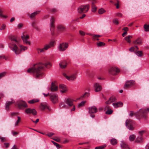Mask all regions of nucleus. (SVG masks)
<instances>
[{
    "mask_svg": "<svg viewBox=\"0 0 149 149\" xmlns=\"http://www.w3.org/2000/svg\"><path fill=\"white\" fill-rule=\"evenodd\" d=\"M6 28V25L4 24H3L0 28L1 30H5Z\"/></svg>",
    "mask_w": 149,
    "mask_h": 149,
    "instance_id": "603ef678",
    "label": "nucleus"
},
{
    "mask_svg": "<svg viewBox=\"0 0 149 149\" xmlns=\"http://www.w3.org/2000/svg\"><path fill=\"white\" fill-rule=\"evenodd\" d=\"M132 38V36L129 35L125 38V40L127 41L129 43H130L131 42V38Z\"/></svg>",
    "mask_w": 149,
    "mask_h": 149,
    "instance_id": "c85d7f7f",
    "label": "nucleus"
},
{
    "mask_svg": "<svg viewBox=\"0 0 149 149\" xmlns=\"http://www.w3.org/2000/svg\"><path fill=\"white\" fill-rule=\"evenodd\" d=\"M12 133L13 136H15L17 134H18V132L14 131H12Z\"/></svg>",
    "mask_w": 149,
    "mask_h": 149,
    "instance_id": "338daca9",
    "label": "nucleus"
},
{
    "mask_svg": "<svg viewBox=\"0 0 149 149\" xmlns=\"http://www.w3.org/2000/svg\"><path fill=\"white\" fill-rule=\"evenodd\" d=\"M94 87L95 89V91L96 92L100 91L102 88L101 86L97 83H95L94 84Z\"/></svg>",
    "mask_w": 149,
    "mask_h": 149,
    "instance_id": "6ab92c4d",
    "label": "nucleus"
},
{
    "mask_svg": "<svg viewBox=\"0 0 149 149\" xmlns=\"http://www.w3.org/2000/svg\"><path fill=\"white\" fill-rule=\"evenodd\" d=\"M36 22L35 21H33L32 23V26L34 28L36 29H38V28L37 26L36 25Z\"/></svg>",
    "mask_w": 149,
    "mask_h": 149,
    "instance_id": "4c0bfd02",
    "label": "nucleus"
},
{
    "mask_svg": "<svg viewBox=\"0 0 149 149\" xmlns=\"http://www.w3.org/2000/svg\"><path fill=\"white\" fill-rule=\"evenodd\" d=\"M15 102L12 100L11 101H7L6 102L5 109L7 110H8L9 109V106L12 104L14 103Z\"/></svg>",
    "mask_w": 149,
    "mask_h": 149,
    "instance_id": "4be33fe9",
    "label": "nucleus"
},
{
    "mask_svg": "<svg viewBox=\"0 0 149 149\" xmlns=\"http://www.w3.org/2000/svg\"><path fill=\"white\" fill-rule=\"evenodd\" d=\"M0 139L2 142H3L6 141V139L4 137H1L0 136Z\"/></svg>",
    "mask_w": 149,
    "mask_h": 149,
    "instance_id": "4d7b16f0",
    "label": "nucleus"
},
{
    "mask_svg": "<svg viewBox=\"0 0 149 149\" xmlns=\"http://www.w3.org/2000/svg\"><path fill=\"white\" fill-rule=\"evenodd\" d=\"M85 102V101L81 102L80 103L78 104V107H80L83 106Z\"/></svg>",
    "mask_w": 149,
    "mask_h": 149,
    "instance_id": "a18cd8bd",
    "label": "nucleus"
},
{
    "mask_svg": "<svg viewBox=\"0 0 149 149\" xmlns=\"http://www.w3.org/2000/svg\"><path fill=\"white\" fill-rule=\"evenodd\" d=\"M9 38L11 40V42L8 44V46L10 49L14 52L16 54H19L22 51H24L27 49L26 47L23 46L22 45H20L21 48L19 50L17 46L19 43L17 40V37L15 36L11 35L9 37Z\"/></svg>",
    "mask_w": 149,
    "mask_h": 149,
    "instance_id": "f03ea898",
    "label": "nucleus"
},
{
    "mask_svg": "<svg viewBox=\"0 0 149 149\" xmlns=\"http://www.w3.org/2000/svg\"><path fill=\"white\" fill-rule=\"evenodd\" d=\"M68 43L67 42H63L61 43L58 47V50L60 51H64L68 48Z\"/></svg>",
    "mask_w": 149,
    "mask_h": 149,
    "instance_id": "6e6552de",
    "label": "nucleus"
},
{
    "mask_svg": "<svg viewBox=\"0 0 149 149\" xmlns=\"http://www.w3.org/2000/svg\"><path fill=\"white\" fill-rule=\"evenodd\" d=\"M54 134L53 133L49 132V133H48L47 134V135L49 137H51V136H52V135H54Z\"/></svg>",
    "mask_w": 149,
    "mask_h": 149,
    "instance_id": "680f3d73",
    "label": "nucleus"
},
{
    "mask_svg": "<svg viewBox=\"0 0 149 149\" xmlns=\"http://www.w3.org/2000/svg\"><path fill=\"white\" fill-rule=\"evenodd\" d=\"M6 72H4L0 73V79L4 76L6 74Z\"/></svg>",
    "mask_w": 149,
    "mask_h": 149,
    "instance_id": "09e8293b",
    "label": "nucleus"
},
{
    "mask_svg": "<svg viewBox=\"0 0 149 149\" xmlns=\"http://www.w3.org/2000/svg\"><path fill=\"white\" fill-rule=\"evenodd\" d=\"M40 11H36L31 13L29 16V17L31 19L34 18L39 13Z\"/></svg>",
    "mask_w": 149,
    "mask_h": 149,
    "instance_id": "bb28decb",
    "label": "nucleus"
},
{
    "mask_svg": "<svg viewBox=\"0 0 149 149\" xmlns=\"http://www.w3.org/2000/svg\"><path fill=\"white\" fill-rule=\"evenodd\" d=\"M50 99L53 103H57L58 102V97L57 94L51 93L50 95Z\"/></svg>",
    "mask_w": 149,
    "mask_h": 149,
    "instance_id": "0eeeda50",
    "label": "nucleus"
},
{
    "mask_svg": "<svg viewBox=\"0 0 149 149\" xmlns=\"http://www.w3.org/2000/svg\"><path fill=\"white\" fill-rule=\"evenodd\" d=\"M135 49V48L134 47H132L130 48L129 49V51L130 52H134Z\"/></svg>",
    "mask_w": 149,
    "mask_h": 149,
    "instance_id": "e2e57ef3",
    "label": "nucleus"
},
{
    "mask_svg": "<svg viewBox=\"0 0 149 149\" xmlns=\"http://www.w3.org/2000/svg\"><path fill=\"white\" fill-rule=\"evenodd\" d=\"M120 144V147L123 149H130L126 143L121 141Z\"/></svg>",
    "mask_w": 149,
    "mask_h": 149,
    "instance_id": "412c9836",
    "label": "nucleus"
},
{
    "mask_svg": "<svg viewBox=\"0 0 149 149\" xmlns=\"http://www.w3.org/2000/svg\"><path fill=\"white\" fill-rule=\"evenodd\" d=\"M90 95V94L89 93H85V94L83 95V96H81V97H84L86 96H87V97L88 96Z\"/></svg>",
    "mask_w": 149,
    "mask_h": 149,
    "instance_id": "6e6d98bb",
    "label": "nucleus"
},
{
    "mask_svg": "<svg viewBox=\"0 0 149 149\" xmlns=\"http://www.w3.org/2000/svg\"><path fill=\"white\" fill-rule=\"evenodd\" d=\"M143 139L142 136H139L136 139L135 142L137 143H141L143 142Z\"/></svg>",
    "mask_w": 149,
    "mask_h": 149,
    "instance_id": "b1692460",
    "label": "nucleus"
},
{
    "mask_svg": "<svg viewBox=\"0 0 149 149\" xmlns=\"http://www.w3.org/2000/svg\"><path fill=\"white\" fill-rule=\"evenodd\" d=\"M135 136L133 134L131 135L129 137V140L130 141H133L134 140L135 138Z\"/></svg>",
    "mask_w": 149,
    "mask_h": 149,
    "instance_id": "e433bc0d",
    "label": "nucleus"
},
{
    "mask_svg": "<svg viewBox=\"0 0 149 149\" xmlns=\"http://www.w3.org/2000/svg\"><path fill=\"white\" fill-rule=\"evenodd\" d=\"M97 45L98 47H100L104 46L105 43L103 42H97Z\"/></svg>",
    "mask_w": 149,
    "mask_h": 149,
    "instance_id": "2f4dec72",
    "label": "nucleus"
},
{
    "mask_svg": "<svg viewBox=\"0 0 149 149\" xmlns=\"http://www.w3.org/2000/svg\"><path fill=\"white\" fill-rule=\"evenodd\" d=\"M89 112L90 113H95L97 111V108L95 106L89 107Z\"/></svg>",
    "mask_w": 149,
    "mask_h": 149,
    "instance_id": "2eb2a0df",
    "label": "nucleus"
},
{
    "mask_svg": "<svg viewBox=\"0 0 149 149\" xmlns=\"http://www.w3.org/2000/svg\"><path fill=\"white\" fill-rule=\"evenodd\" d=\"M21 38L23 40V41L26 44L30 45V42L29 41H28V39L29 38V36L28 35H24L23 34L21 36Z\"/></svg>",
    "mask_w": 149,
    "mask_h": 149,
    "instance_id": "ddd939ff",
    "label": "nucleus"
},
{
    "mask_svg": "<svg viewBox=\"0 0 149 149\" xmlns=\"http://www.w3.org/2000/svg\"><path fill=\"white\" fill-rule=\"evenodd\" d=\"M59 88L60 89V91L62 93H65L68 91V89L66 86L63 84H61L59 86Z\"/></svg>",
    "mask_w": 149,
    "mask_h": 149,
    "instance_id": "f3484780",
    "label": "nucleus"
},
{
    "mask_svg": "<svg viewBox=\"0 0 149 149\" xmlns=\"http://www.w3.org/2000/svg\"><path fill=\"white\" fill-rule=\"evenodd\" d=\"M54 41H51L49 43L48 45H49V46H50V47H51L54 46Z\"/></svg>",
    "mask_w": 149,
    "mask_h": 149,
    "instance_id": "de8ad7c7",
    "label": "nucleus"
},
{
    "mask_svg": "<svg viewBox=\"0 0 149 149\" xmlns=\"http://www.w3.org/2000/svg\"><path fill=\"white\" fill-rule=\"evenodd\" d=\"M106 12V10L103 8L99 9L98 10V12L99 14H102Z\"/></svg>",
    "mask_w": 149,
    "mask_h": 149,
    "instance_id": "72a5a7b5",
    "label": "nucleus"
},
{
    "mask_svg": "<svg viewBox=\"0 0 149 149\" xmlns=\"http://www.w3.org/2000/svg\"><path fill=\"white\" fill-rule=\"evenodd\" d=\"M65 102L66 103L69 107H72V108L71 109V111H74L75 109V106L73 104V100L70 98H66L64 100Z\"/></svg>",
    "mask_w": 149,
    "mask_h": 149,
    "instance_id": "20e7f679",
    "label": "nucleus"
},
{
    "mask_svg": "<svg viewBox=\"0 0 149 149\" xmlns=\"http://www.w3.org/2000/svg\"><path fill=\"white\" fill-rule=\"evenodd\" d=\"M117 1V3L114 4V5L116 6V8L118 9L119 8V1L118 0H116Z\"/></svg>",
    "mask_w": 149,
    "mask_h": 149,
    "instance_id": "bf43d9fd",
    "label": "nucleus"
},
{
    "mask_svg": "<svg viewBox=\"0 0 149 149\" xmlns=\"http://www.w3.org/2000/svg\"><path fill=\"white\" fill-rule=\"evenodd\" d=\"M95 34H93V36H92L93 37V40H100L98 38L97 36H95Z\"/></svg>",
    "mask_w": 149,
    "mask_h": 149,
    "instance_id": "864d4df0",
    "label": "nucleus"
},
{
    "mask_svg": "<svg viewBox=\"0 0 149 149\" xmlns=\"http://www.w3.org/2000/svg\"><path fill=\"white\" fill-rule=\"evenodd\" d=\"M106 147V146L104 145L103 146L97 147L95 148V149H103L104 148Z\"/></svg>",
    "mask_w": 149,
    "mask_h": 149,
    "instance_id": "8fccbe9b",
    "label": "nucleus"
},
{
    "mask_svg": "<svg viewBox=\"0 0 149 149\" xmlns=\"http://www.w3.org/2000/svg\"><path fill=\"white\" fill-rule=\"evenodd\" d=\"M89 7V5L88 4L80 6L78 8V12L80 13H86L88 11Z\"/></svg>",
    "mask_w": 149,
    "mask_h": 149,
    "instance_id": "39448f33",
    "label": "nucleus"
},
{
    "mask_svg": "<svg viewBox=\"0 0 149 149\" xmlns=\"http://www.w3.org/2000/svg\"><path fill=\"white\" fill-rule=\"evenodd\" d=\"M37 50L38 51V53H40L44 51L45 50L44 48H42V49H40V48H37Z\"/></svg>",
    "mask_w": 149,
    "mask_h": 149,
    "instance_id": "a19ab883",
    "label": "nucleus"
},
{
    "mask_svg": "<svg viewBox=\"0 0 149 149\" xmlns=\"http://www.w3.org/2000/svg\"><path fill=\"white\" fill-rule=\"evenodd\" d=\"M120 71L119 69L116 68L112 67L110 68L109 70V74L115 75L117 74V73H118Z\"/></svg>",
    "mask_w": 149,
    "mask_h": 149,
    "instance_id": "1a4fd4ad",
    "label": "nucleus"
},
{
    "mask_svg": "<svg viewBox=\"0 0 149 149\" xmlns=\"http://www.w3.org/2000/svg\"><path fill=\"white\" fill-rule=\"evenodd\" d=\"M23 26V24L22 23H20L18 24L17 26L19 28H20Z\"/></svg>",
    "mask_w": 149,
    "mask_h": 149,
    "instance_id": "69168bd1",
    "label": "nucleus"
},
{
    "mask_svg": "<svg viewBox=\"0 0 149 149\" xmlns=\"http://www.w3.org/2000/svg\"><path fill=\"white\" fill-rule=\"evenodd\" d=\"M64 76H65L66 78L68 80L70 81H73L75 80L76 78L75 75L73 74L71 75L70 76L67 75L66 74L64 73L63 74Z\"/></svg>",
    "mask_w": 149,
    "mask_h": 149,
    "instance_id": "4468645a",
    "label": "nucleus"
},
{
    "mask_svg": "<svg viewBox=\"0 0 149 149\" xmlns=\"http://www.w3.org/2000/svg\"><path fill=\"white\" fill-rule=\"evenodd\" d=\"M97 10V7L93 3H92V11L93 12H95Z\"/></svg>",
    "mask_w": 149,
    "mask_h": 149,
    "instance_id": "7c9ffc66",
    "label": "nucleus"
},
{
    "mask_svg": "<svg viewBox=\"0 0 149 149\" xmlns=\"http://www.w3.org/2000/svg\"><path fill=\"white\" fill-rule=\"evenodd\" d=\"M109 99H110V102H115L116 100V98L113 96L111 97Z\"/></svg>",
    "mask_w": 149,
    "mask_h": 149,
    "instance_id": "37998d69",
    "label": "nucleus"
},
{
    "mask_svg": "<svg viewBox=\"0 0 149 149\" xmlns=\"http://www.w3.org/2000/svg\"><path fill=\"white\" fill-rule=\"evenodd\" d=\"M136 54L139 57H141L143 55V54L142 52L141 51H138L136 53Z\"/></svg>",
    "mask_w": 149,
    "mask_h": 149,
    "instance_id": "c9c22d12",
    "label": "nucleus"
},
{
    "mask_svg": "<svg viewBox=\"0 0 149 149\" xmlns=\"http://www.w3.org/2000/svg\"><path fill=\"white\" fill-rule=\"evenodd\" d=\"M39 100L38 99H35L28 101V102L30 104H33L36 102H38Z\"/></svg>",
    "mask_w": 149,
    "mask_h": 149,
    "instance_id": "c756f323",
    "label": "nucleus"
},
{
    "mask_svg": "<svg viewBox=\"0 0 149 149\" xmlns=\"http://www.w3.org/2000/svg\"><path fill=\"white\" fill-rule=\"evenodd\" d=\"M113 22L115 24H118V20L117 19H114L113 20Z\"/></svg>",
    "mask_w": 149,
    "mask_h": 149,
    "instance_id": "5fc2aeb1",
    "label": "nucleus"
},
{
    "mask_svg": "<svg viewBox=\"0 0 149 149\" xmlns=\"http://www.w3.org/2000/svg\"><path fill=\"white\" fill-rule=\"evenodd\" d=\"M67 63L65 61H62L59 64L60 67L62 68H64L66 66Z\"/></svg>",
    "mask_w": 149,
    "mask_h": 149,
    "instance_id": "5701e85b",
    "label": "nucleus"
},
{
    "mask_svg": "<svg viewBox=\"0 0 149 149\" xmlns=\"http://www.w3.org/2000/svg\"><path fill=\"white\" fill-rule=\"evenodd\" d=\"M111 144L113 145H115L117 144V141L116 139L114 138H112L110 140Z\"/></svg>",
    "mask_w": 149,
    "mask_h": 149,
    "instance_id": "cd10ccee",
    "label": "nucleus"
},
{
    "mask_svg": "<svg viewBox=\"0 0 149 149\" xmlns=\"http://www.w3.org/2000/svg\"><path fill=\"white\" fill-rule=\"evenodd\" d=\"M17 117L18 118V120L15 124V125H18V123L20 121V117L19 116H17Z\"/></svg>",
    "mask_w": 149,
    "mask_h": 149,
    "instance_id": "3c124183",
    "label": "nucleus"
},
{
    "mask_svg": "<svg viewBox=\"0 0 149 149\" xmlns=\"http://www.w3.org/2000/svg\"><path fill=\"white\" fill-rule=\"evenodd\" d=\"M51 66L50 63L48 62L44 64L42 63H40L34 64L31 68L29 69L27 72L28 73H32L33 76L36 78H40L43 75L42 70L45 67L47 68H49L48 66Z\"/></svg>",
    "mask_w": 149,
    "mask_h": 149,
    "instance_id": "f257e3e1",
    "label": "nucleus"
},
{
    "mask_svg": "<svg viewBox=\"0 0 149 149\" xmlns=\"http://www.w3.org/2000/svg\"><path fill=\"white\" fill-rule=\"evenodd\" d=\"M24 112L27 114L31 113L34 116L36 115L37 114L36 111L34 109H31L30 108L26 109L24 110Z\"/></svg>",
    "mask_w": 149,
    "mask_h": 149,
    "instance_id": "9b49d317",
    "label": "nucleus"
},
{
    "mask_svg": "<svg viewBox=\"0 0 149 149\" xmlns=\"http://www.w3.org/2000/svg\"><path fill=\"white\" fill-rule=\"evenodd\" d=\"M4 145L5 146L6 148H7L9 146V144L8 143H5L4 144Z\"/></svg>",
    "mask_w": 149,
    "mask_h": 149,
    "instance_id": "774afa93",
    "label": "nucleus"
},
{
    "mask_svg": "<svg viewBox=\"0 0 149 149\" xmlns=\"http://www.w3.org/2000/svg\"><path fill=\"white\" fill-rule=\"evenodd\" d=\"M145 131L144 130H142L139 131V134L140 135V136H142L143 134L145 132Z\"/></svg>",
    "mask_w": 149,
    "mask_h": 149,
    "instance_id": "052dcab7",
    "label": "nucleus"
},
{
    "mask_svg": "<svg viewBox=\"0 0 149 149\" xmlns=\"http://www.w3.org/2000/svg\"><path fill=\"white\" fill-rule=\"evenodd\" d=\"M59 106L61 109L65 108L66 107V105L63 102H61L59 104Z\"/></svg>",
    "mask_w": 149,
    "mask_h": 149,
    "instance_id": "473e14b6",
    "label": "nucleus"
},
{
    "mask_svg": "<svg viewBox=\"0 0 149 149\" xmlns=\"http://www.w3.org/2000/svg\"><path fill=\"white\" fill-rule=\"evenodd\" d=\"M55 19L53 17H51L50 20V30L51 31L54 30V22H55Z\"/></svg>",
    "mask_w": 149,
    "mask_h": 149,
    "instance_id": "aec40b11",
    "label": "nucleus"
},
{
    "mask_svg": "<svg viewBox=\"0 0 149 149\" xmlns=\"http://www.w3.org/2000/svg\"><path fill=\"white\" fill-rule=\"evenodd\" d=\"M144 28L145 29V30L146 31H149V24H145L144 26Z\"/></svg>",
    "mask_w": 149,
    "mask_h": 149,
    "instance_id": "58836bf2",
    "label": "nucleus"
},
{
    "mask_svg": "<svg viewBox=\"0 0 149 149\" xmlns=\"http://www.w3.org/2000/svg\"><path fill=\"white\" fill-rule=\"evenodd\" d=\"M134 123L132 120L130 119H127L125 122V125L126 127L130 130H133L134 127L133 125Z\"/></svg>",
    "mask_w": 149,
    "mask_h": 149,
    "instance_id": "423d86ee",
    "label": "nucleus"
},
{
    "mask_svg": "<svg viewBox=\"0 0 149 149\" xmlns=\"http://www.w3.org/2000/svg\"><path fill=\"white\" fill-rule=\"evenodd\" d=\"M40 108L42 111L44 110L45 109H47L49 111L51 110V109L46 104H41Z\"/></svg>",
    "mask_w": 149,
    "mask_h": 149,
    "instance_id": "dca6fc26",
    "label": "nucleus"
},
{
    "mask_svg": "<svg viewBox=\"0 0 149 149\" xmlns=\"http://www.w3.org/2000/svg\"><path fill=\"white\" fill-rule=\"evenodd\" d=\"M79 33L82 36H84L85 35V32L82 31H79Z\"/></svg>",
    "mask_w": 149,
    "mask_h": 149,
    "instance_id": "13d9d810",
    "label": "nucleus"
},
{
    "mask_svg": "<svg viewBox=\"0 0 149 149\" xmlns=\"http://www.w3.org/2000/svg\"><path fill=\"white\" fill-rule=\"evenodd\" d=\"M113 111L111 109L108 110L105 112V113L107 114L110 115L112 113Z\"/></svg>",
    "mask_w": 149,
    "mask_h": 149,
    "instance_id": "ea45409f",
    "label": "nucleus"
},
{
    "mask_svg": "<svg viewBox=\"0 0 149 149\" xmlns=\"http://www.w3.org/2000/svg\"><path fill=\"white\" fill-rule=\"evenodd\" d=\"M17 104L19 109H24L25 108L27 107L28 105L26 102L23 101H19L17 102Z\"/></svg>",
    "mask_w": 149,
    "mask_h": 149,
    "instance_id": "9d476101",
    "label": "nucleus"
},
{
    "mask_svg": "<svg viewBox=\"0 0 149 149\" xmlns=\"http://www.w3.org/2000/svg\"><path fill=\"white\" fill-rule=\"evenodd\" d=\"M7 16L3 15L2 14V11L0 10V17L2 18H6Z\"/></svg>",
    "mask_w": 149,
    "mask_h": 149,
    "instance_id": "79ce46f5",
    "label": "nucleus"
},
{
    "mask_svg": "<svg viewBox=\"0 0 149 149\" xmlns=\"http://www.w3.org/2000/svg\"><path fill=\"white\" fill-rule=\"evenodd\" d=\"M134 81L133 80L128 81L125 83L124 88L125 89H127L132 86L134 84Z\"/></svg>",
    "mask_w": 149,
    "mask_h": 149,
    "instance_id": "f8f14e48",
    "label": "nucleus"
},
{
    "mask_svg": "<svg viewBox=\"0 0 149 149\" xmlns=\"http://www.w3.org/2000/svg\"><path fill=\"white\" fill-rule=\"evenodd\" d=\"M50 48L51 47L49 46V45L48 44H47L45 45L43 48L45 50H46Z\"/></svg>",
    "mask_w": 149,
    "mask_h": 149,
    "instance_id": "49530a36",
    "label": "nucleus"
},
{
    "mask_svg": "<svg viewBox=\"0 0 149 149\" xmlns=\"http://www.w3.org/2000/svg\"><path fill=\"white\" fill-rule=\"evenodd\" d=\"M52 142L53 143L54 146H56L57 148H60L59 145L57 143H56L53 141H52Z\"/></svg>",
    "mask_w": 149,
    "mask_h": 149,
    "instance_id": "c03bdc74",
    "label": "nucleus"
},
{
    "mask_svg": "<svg viewBox=\"0 0 149 149\" xmlns=\"http://www.w3.org/2000/svg\"><path fill=\"white\" fill-rule=\"evenodd\" d=\"M112 104L114 107L116 108L122 107L123 106V103L120 102H118L116 103H113Z\"/></svg>",
    "mask_w": 149,
    "mask_h": 149,
    "instance_id": "393cba45",
    "label": "nucleus"
},
{
    "mask_svg": "<svg viewBox=\"0 0 149 149\" xmlns=\"http://www.w3.org/2000/svg\"><path fill=\"white\" fill-rule=\"evenodd\" d=\"M116 14L117 16L119 17H121L122 16V14L120 13H117Z\"/></svg>",
    "mask_w": 149,
    "mask_h": 149,
    "instance_id": "0e129e2a",
    "label": "nucleus"
},
{
    "mask_svg": "<svg viewBox=\"0 0 149 149\" xmlns=\"http://www.w3.org/2000/svg\"><path fill=\"white\" fill-rule=\"evenodd\" d=\"M134 43L138 45H141L142 44V40L140 38H139L134 42Z\"/></svg>",
    "mask_w": 149,
    "mask_h": 149,
    "instance_id": "a878e982",
    "label": "nucleus"
},
{
    "mask_svg": "<svg viewBox=\"0 0 149 149\" xmlns=\"http://www.w3.org/2000/svg\"><path fill=\"white\" fill-rule=\"evenodd\" d=\"M58 29L59 31H64L65 29L64 26L62 25H59L58 26Z\"/></svg>",
    "mask_w": 149,
    "mask_h": 149,
    "instance_id": "f704fd0d",
    "label": "nucleus"
},
{
    "mask_svg": "<svg viewBox=\"0 0 149 149\" xmlns=\"http://www.w3.org/2000/svg\"><path fill=\"white\" fill-rule=\"evenodd\" d=\"M149 111V108L140 109L139 111H138L136 113L131 111L129 114V116L130 117H132L134 115H136L137 117V118H140L141 117L146 118V113L148 112Z\"/></svg>",
    "mask_w": 149,
    "mask_h": 149,
    "instance_id": "7ed1b4c3",
    "label": "nucleus"
},
{
    "mask_svg": "<svg viewBox=\"0 0 149 149\" xmlns=\"http://www.w3.org/2000/svg\"><path fill=\"white\" fill-rule=\"evenodd\" d=\"M58 89V86L56 85L53 82H52L51 84V86L49 90L52 91H57Z\"/></svg>",
    "mask_w": 149,
    "mask_h": 149,
    "instance_id": "a211bd4d",
    "label": "nucleus"
}]
</instances>
